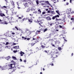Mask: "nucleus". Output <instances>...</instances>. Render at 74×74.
<instances>
[{
  "label": "nucleus",
  "mask_w": 74,
  "mask_h": 74,
  "mask_svg": "<svg viewBox=\"0 0 74 74\" xmlns=\"http://www.w3.org/2000/svg\"><path fill=\"white\" fill-rule=\"evenodd\" d=\"M30 40V38H27V40Z\"/></svg>",
  "instance_id": "obj_49"
},
{
  "label": "nucleus",
  "mask_w": 74,
  "mask_h": 74,
  "mask_svg": "<svg viewBox=\"0 0 74 74\" xmlns=\"http://www.w3.org/2000/svg\"><path fill=\"white\" fill-rule=\"evenodd\" d=\"M68 17L70 18V16H68Z\"/></svg>",
  "instance_id": "obj_54"
},
{
  "label": "nucleus",
  "mask_w": 74,
  "mask_h": 74,
  "mask_svg": "<svg viewBox=\"0 0 74 74\" xmlns=\"http://www.w3.org/2000/svg\"><path fill=\"white\" fill-rule=\"evenodd\" d=\"M54 25V23H51L50 24V26H52V25Z\"/></svg>",
  "instance_id": "obj_27"
},
{
  "label": "nucleus",
  "mask_w": 74,
  "mask_h": 74,
  "mask_svg": "<svg viewBox=\"0 0 74 74\" xmlns=\"http://www.w3.org/2000/svg\"><path fill=\"white\" fill-rule=\"evenodd\" d=\"M21 18H23V16H21Z\"/></svg>",
  "instance_id": "obj_62"
},
{
  "label": "nucleus",
  "mask_w": 74,
  "mask_h": 74,
  "mask_svg": "<svg viewBox=\"0 0 74 74\" xmlns=\"http://www.w3.org/2000/svg\"><path fill=\"white\" fill-rule=\"evenodd\" d=\"M41 31H37L36 32V35H37L39 33H40Z\"/></svg>",
  "instance_id": "obj_8"
},
{
  "label": "nucleus",
  "mask_w": 74,
  "mask_h": 74,
  "mask_svg": "<svg viewBox=\"0 0 74 74\" xmlns=\"http://www.w3.org/2000/svg\"><path fill=\"white\" fill-rule=\"evenodd\" d=\"M3 8H7V7L5 6H3Z\"/></svg>",
  "instance_id": "obj_34"
},
{
  "label": "nucleus",
  "mask_w": 74,
  "mask_h": 74,
  "mask_svg": "<svg viewBox=\"0 0 74 74\" xmlns=\"http://www.w3.org/2000/svg\"><path fill=\"white\" fill-rule=\"evenodd\" d=\"M47 20H48V21H49L50 20H51V18L49 17H47L46 18Z\"/></svg>",
  "instance_id": "obj_5"
},
{
  "label": "nucleus",
  "mask_w": 74,
  "mask_h": 74,
  "mask_svg": "<svg viewBox=\"0 0 74 74\" xmlns=\"http://www.w3.org/2000/svg\"><path fill=\"white\" fill-rule=\"evenodd\" d=\"M56 54H58V52H56Z\"/></svg>",
  "instance_id": "obj_61"
},
{
  "label": "nucleus",
  "mask_w": 74,
  "mask_h": 74,
  "mask_svg": "<svg viewBox=\"0 0 74 74\" xmlns=\"http://www.w3.org/2000/svg\"><path fill=\"white\" fill-rule=\"evenodd\" d=\"M28 21L29 22H30L31 23V22H32V18H30L29 19H28Z\"/></svg>",
  "instance_id": "obj_7"
},
{
  "label": "nucleus",
  "mask_w": 74,
  "mask_h": 74,
  "mask_svg": "<svg viewBox=\"0 0 74 74\" xmlns=\"http://www.w3.org/2000/svg\"><path fill=\"white\" fill-rule=\"evenodd\" d=\"M59 27H60V28H62V26L61 25H59Z\"/></svg>",
  "instance_id": "obj_36"
},
{
  "label": "nucleus",
  "mask_w": 74,
  "mask_h": 74,
  "mask_svg": "<svg viewBox=\"0 0 74 74\" xmlns=\"http://www.w3.org/2000/svg\"><path fill=\"white\" fill-rule=\"evenodd\" d=\"M58 49L59 50V51H61L62 50V48L61 47H59L58 48Z\"/></svg>",
  "instance_id": "obj_22"
},
{
  "label": "nucleus",
  "mask_w": 74,
  "mask_h": 74,
  "mask_svg": "<svg viewBox=\"0 0 74 74\" xmlns=\"http://www.w3.org/2000/svg\"><path fill=\"white\" fill-rule=\"evenodd\" d=\"M0 68H1V69L3 70H4V69H2L3 67H1V66L0 65Z\"/></svg>",
  "instance_id": "obj_29"
},
{
  "label": "nucleus",
  "mask_w": 74,
  "mask_h": 74,
  "mask_svg": "<svg viewBox=\"0 0 74 74\" xmlns=\"http://www.w3.org/2000/svg\"><path fill=\"white\" fill-rule=\"evenodd\" d=\"M13 52L14 53H16V52H17V51L14 50V51H13Z\"/></svg>",
  "instance_id": "obj_32"
},
{
  "label": "nucleus",
  "mask_w": 74,
  "mask_h": 74,
  "mask_svg": "<svg viewBox=\"0 0 74 74\" xmlns=\"http://www.w3.org/2000/svg\"><path fill=\"white\" fill-rule=\"evenodd\" d=\"M30 11V9L28 8L27 9V10L26 11V12H29Z\"/></svg>",
  "instance_id": "obj_18"
},
{
  "label": "nucleus",
  "mask_w": 74,
  "mask_h": 74,
  "mask_svg": "<svg viewBox=\"0 0 74 74\" xmlns=\"http://www.w3.org/2000/svg\"><path fill=\"white\" fill-rule=\"evenodd\" d=\"M66 4L67 5H69V3H66Z\"/></svg>",
  "instance_id": "obj_51"
},
{
  "label": "nucleus",
  "mask_w": 74,
  "mask_h": 74,
  "mask_svg": "<svg viewBox=\"0 0 74 74\" xmlns=\"http://www.w3.org/2000/svg\"><path fill=\"white\" fill-rule=\"evenodd\" d=\"M47 30H48V29L47 28L45 29L43 31L44 33H45V32H47Z\"/></svg>",
  "instance_id": "obj_13"
},
{
  "label": "nucleus",
  "mask_w": 74,
  "mask_h": 74,
  "mask_svg": "<svg viewBox=\"0 0 74 74\" xmlns=\"http://www.w3.org/2000/svg\"><path fill=\"white\" fill-rule=\"evenodd\" d=\"M6 12L7 14L8 13V10H6Z\"/></svg>",
  "instance_id": "obj_33"
},
{
  "label": "nucleus",
  "mask_w": 74,
  "mask_h": 74,
  "mask_svg": "<svg viewBox=\"0 0 74 74\" xmlns=\"http://www.w3.org/2000/svg\"><path fill=\"white\" fill-rule=\"evenodd\" d=\"M48 9H46V11H48Z\"/></svg>",
  "instance_id": "obj_56"
},
{
  "label": "nucleus",
  "mask_w": 74,
  "mask_h": 74,
  "mask_svg": "<svg viewBox=\"0 0 74 74\" xmlns=\"http://www.w3.org/2000/svg\"><path fill=\"white\" fill-rule=\"evenodd\" d=\"M6 47H7V48H8V49H10V47H8V46H6Z\"/></svg>",
  "instance_id": "obj_37"
},
{
  "label": "nucleus",
  "mask_w": 74,
  "mask_h": 74,
  "mask_svg": "<svg viewBox=\"0 0 74 74\" xmlns=\"http://www.w3.org/2000/svg\"><path fill=\"white\" fill-rule=\"evenodd\" d=\"M12 34H13L14 35V34H15V33H14V32H13V33H12Z\"/></svg>",
  "instance_id": "obj_43"
},
{
  "label": "nucleus",
  "mask_w": 74,
  "mask_h": 74,
  "mask_svg": "<svg viewBox=\"0 0 74 74\" xmlns=\"http://www.w3.org/2000/svg\"><path fill=\"white\" fill-rule=\"evenodd\" d=\"M42 22H40V23H39L38 24H39V25H40V26H42L41 25V24H42Z\"/></svg>",
  "instance_id": "obj_30"
},
{
  "label": "nucleus",
  "mask_w": 74,
  "mask_h": 74,
  "mask_svg": "<svg viewBox=\"0 0 74 74\" xmlns=\"http://www.w3.org/2000/svg\"><path fill=\"white\" fill-rule=\"evenodd\" d=\"M31 11H35V9L32 8L31 9Z\"/></svg>",
  "instance_id": "obj_28"
},
{
  "label": "nucleus",
  "mask_w": 74,
  "mask_h": 74,
  "mask_svg": "<svg viewBox=\"0 0 74 74\" xmlns=\"http://www.w3.org/2000/svg\"><path fill=\"white\" fill-rule=\"evenodd\" d=\"M64 41H67V40H66L65 39H64Z\"/></svg>",
  "instance_id": "obj_57"
},
{
  "label": "nucleus",
  "mask_w": 74,
  "mask_h": 74,
  "mask_svg": "<svg viewBox=\"0 0 74 74\" xmlns=\"http://www.w3.org/2000/svg\"><path fill=\"white\" fill-rule=\"evenodd\" d=\"M18 18H19V19H22V18L21 17H19Z\"/></svg>",
  "instance_id": "obj_50"
},
{
  "label": "nucleus",
  "mask_w": 74,
  "mask_h": 74,
  "mask_svg": "<svg viewBox=\"0 0 74 74\" xmlns=\"http://www.w3.org/2000/svg\"><path fill=\"white\" fill-rule=\"evenodd\" d=\"M20 60L21 62H22V59L21 58L20 59Z\"/></svg>",
  "instance_id": "obj_46"
},
{
  "label": "nucleus",
  "mask_w": 74,
  "mask_h": 74,
  "mask_svg": "<svg viewBox=\"0 0 74 74\" xmlns=\"http://www.w3.org/2000/svg\"><path fill=\"white\" fill-rule=\"evenodd\" d=\"M36 49H37V50H38V51L39 50V49H38V47H36Z\"/></svg>",
  "instance_id": "obj_38"
},
{
  "label": "nucleus",
  "mask_w": 74,
  "mask_h": 74,
  "mask_svg": "<svg viewBox=\"0 0 74 74\" xmlns=\"http://www.w3.org/2000/svg\"><path fill=\"white\" fill-rule=\"evenodd\" d=\"M61 20H62V19H58L57 18H56V21H61Z\"/></svg>",
  "instance_id": "obj_11"
},
{
  "label": "nucleus",
  "mask_w": 74,
  "mask_h": 74,
  "mask_svg": "<svg viewBox=\"0 0 74 74\" xmlns=\"http://www.w3.org/2000/svg\"><path fill=\"white\" fill-rule=\"evenodd\" d=\"M4 24H5V25H7V24H8V23H7V22L4 21Z\"/></svg>",
  "instance_id": "obj_21"
},
{
  "label": "nucleus",
  "mask_w": 74,
  "mask_h": 74,
  "mask_svg": "<svg viewBox=\"0 0 74 74\" xmlns=\"http://www.w3.org/2000/svg\"><path fill=\"white\" fill-rule=\"evenodd\" d=\"M55 17L56 18H59V15H57L55 16Z\"/></svg>",
  "instance_id": "obj_19"
},
{
  "label": "nucleus",
  "mask_w": 74,
  "mask_h": 74,
  "mask_svg": "<svg viewBox=\"0 0 74 74\" xmlns=\"http://www.w3.org/2000/svg\"><path fill=\"white\" fill-rule=\"evenodd\" d=\"M8 37H11V35L10 34L8 35Z\"/></svg>",
  "instance_id": "obj_47"
},
{
  "label": "nucleus",
  "mask_w": 74,
  "mask_h": 74,
  "mask_svg": "<svg viewBox=\"0 0 74 74\" xmlns=\"http://www.w3.org/2000/svg\"><path fill=\"white\" fill-rule=\"evenodd\" d=\"M8 44H9V43H8V42H7L6 43V45H8Z\"/></svg>",
  "instance_id": "obj_39"
},
{
  "label": "nucleus",
  "mask_w": 74,
  "mask_h": 74,
  "mask_svg": "<svg viewBox=\"0 0 74 74\" xmlns=\"http://www.w3.org/2000/svg\"><path fill=\"white\" fill-rule=\"evenodd\" d=\"M25 53L24 52H23L22 51H21L20 52V55L21 56H23V55H24Z\"/></svg>",
  "instance_id": "obj_4"
},
{
  "label": "nucleus",
  "mask_w": 74,
  "mask_h": 74,
  "mask_svg": "<svg viewBox=\"0 0 74 74\" xmlns=\"http://www.w3.org/2000/svg\"><path fill=\"white\" fill-rule=\"evenodd\" d=\"M71 1H72V0H70V3H71Z\"/></svg>",
  "instance_id": "obj_48"
},
{
  "label": "nucleus",
  "mask_w": 74,
  "mask_h": 74,
  "mask_svg": "<svg viewBox=\"0 0 74 74\" xmlns=\"http://www.w3.org/2000/svg\"><path fill=\"white\" fill-rule=\"evenodd\" d=\"M48 13H50V11H47Z\"/></svg>",
  "instance_id": "obj_44"
},
{
  "label": "nucleus",
  "mask_w": 74,
  "mask_h": 74,
  "mask_svg": "<svg viewBox=\"0 0 74 74\" xmlns=\"http://www.w3.org/2000/svg\"><path fill=\"white\" fill-rule=\"evenodd\" d=\"M15 28L16 29H17V30H19V29H18V28L17 27H15Z\"/></svg>",
  "instance_id": "obj_35"
},
{
  "label": "nucleus",
  "mask_w": 74,
  "mask_h": 74,
  "mask_svg": "<svg viewBox=\"0 0 74 74\" xmlns=\"http://www.w3.org/2000/svg\"><path fill=\"white\" fill-rule=\"evenodd\" d=\"M7 65H6V64H5V65L3 66V67H4V68H6V67H7Z\"/></svg>",
  "instance_id": "obj_26"
},
{
  "label": "nucleus",
  "mask_w": 74,
  "mask_h": 74,
  "mask_svg": "<svg viewBox=\"0 0 74 74\" xmlns=\"http://www.w3.org/2000/svg\"><path fill=\"white\" fill-rule=\"evenodd\" d=\"M55 16H53V17H52V19H55Z\"/></svg>",
  "instance_id": "obj_31"
},
{
  "label": "nucleus",
  "mask_w": 74,
  "mask_h": 74,
  "mask_svg": "<svg viewBox=\"0 0 74 74\" xmlns=\"http://www.w3.org/2000/svg\"><path fill=\"white\" fill-rule=\"evenodd\" d=\"M5 59L7 60H8L10 59H11V57L10 56H8L5 58Z\"/></svg>",
  "instance_id": "obj_3"
},
{
  "label": "nucleus",
  "mask_w": 74,
  "mask_h": 74,
  "mask_svg": "<svg viewBox=\"0 0 74 74\" xmlns=\"http://www.w3.org/2000/svg\"><path fill=\"white\" fill-rule=\"evenodd\" d=\"M45 14V12H43L42 13V14Z\"/></svg>",
  "instance_id": "obj_41"
},
{
  "label": "nucleus",
  "mask_w": 74,
  "mask_h": 74,
  "mask_svg": "<svg viewBox=\"0 0 74 74\" xmlns=\"http://www.w3.org/2000/svg\"><path fill=\"white\" fill-rule=\"evenodd\" d=\"M26 62V60H24V62Z\"/></svg>",
  "instance_id": "obj_55"
},
{
  "label": "nucleus",
  "mask_w": 74,
  "mask_h": 74,
  "mask_svg": "<svg viewBox=\"0 0 74 74\" xmlns=\"http://www.w3.org/2000/svg\"><path fill=\"white\" fill-rule=\"evenodd\" d=\"M73 13H74V12L73 11L72 12V14H73Z\"/></svg>",
  "instance_id": "obj_53"
},
{
  "label": "nucleus",
  "mask_w": 74,
  "mask_h": 74,
  "mask_svg": "<svg viewBox=\"0 0 74 74\" xmlns=\"http://www.w3.org/2000/svg\"><path fill=\"white\" fill-rule=\"evenodd\" d=\"M56 12H57V13L59 15H60V14L59 13V11H56Z\"/></svg>",
  "instance_id": "obj_17"
},
{
  "label": "nucleus",
  "mask_w": 74,
  "mask_h": 74,
  "mask_svg": "<svg viewBox=\"0 0 74 74\" xmlns=\"http://www.w3.org/2000/svg\"><path fill=\"white\" fill-rule=\"evenodd\" d=\"M36 44L35 43H31L30 44L32 47V46H34V44Z\"/></svg>",
  "instance_id": "obj_23"
},
{
  "label": "nucleus",
  "mask_w": 74,
  "mask_h": 74,
  "mask_svg": "<svg viewBox=\"0 0 74 74\" xmlns=\"http://www.w3.org/2000/svg\"><path fill=\"white\" fill-rule=\"evenodd\" d=\"M14 48L15 49H18L19 48V46H15L14 47Z\"/></svg>",
  "instance_id": "obj_10"
},
{
  "label": "nucleus",
  "mask_w": 74,
  "mask_h": 74,
  "mask_svg": "<svg viewBox=\"0 0 74 74\" xmlns=\"http://www.w3.org/2000/svg\"><path fill=\"white\" fill-rule=\"evenodd\" d=\"M0 16L1 17H3V16H5V14L2 13H0Z\"/></svg>",
  "instance_id": "obj_2"
},
{
  "label": "nucleus",
  "mask_w": 74,
  "mask_h": 74,
  "mask_svg": "<svg viewBox=\"0 0 74 74\" xmlns=\"http://www.w3.org/2000/svg\"><path fill=\"white\" fill-rule=\"evenodd\" d=\"M71 20H73V23H74V17H73L72 18H71Z\"/></svg>",
  "instance_id": "obj_15"
},
{
  "label": "nucleus",
  "mask_w": 74,
  "mask_h": 74,
  "mask_svg": "<svg viewBox=\"0 0 74 74\" xmlns=\"http://www.w3.org/2000/svg\"><path fill=\"white\" fill-rule=\"evenodd\" d=\"M14 66V64H11L9 65V66L11 67V68H12L11 70V71H12V72H14V71H15L16 69V67H13V66Z\"/></svg>",
  "instance_id": "obj_1"
},
{
  "label": "nucleus",
  "mask_w": 74,
  "mask_h": 74,
  "mask_svg": "<svg viewBox=\"0 0 74 74\" xmlns=\"http://www.w3.org/2000/svg\"><path fill=\"white\" fill-rule=\"evenodd\" d=\"M18 69H20V67H18Z\"/></svg>",
  "instance_id": "obj_58"
},
{
  "label": "nucleus",
  "mask_w": 74,
  "mask_h": 74,
  "mask_svg": "<svg viewBox=\"0 0 74 74\" xmlns=\"http://www.w3.org/2000/svg\"><path fill=\"white\" fill-rule=\"evenodd\" d=\"M45 3H47L49 5H50V4H50V3H49V2H48V1H45Z\"/></svg>",
  "instance_id": "obj_16"
},
{
  "label": "nucleus",
  "mask_w": 74,
  "mask_h": 74,
  "mask_svg": "<svg viewBox=\"0 0 74 74\" xmlns=\"http://www.w3.org/2000/svg\"><path fill=\"white\" fill-rule=\"evenodd\" d=\"M22 38H23V40H26L27 39V38L24 37L23 36L22 37Z\"/></svg>",
  "instance_id": "obj_20"
},
{
  "label": "nucleus",
  "mask_w": 74,
  "mask_h": 74,
  "mask_svg": "<svg viewBox=\"0 0 74 74\" xmlns=\"http://www.w3.org/2000/svg\"><path fill=\"white\" fill-rule=\"evenodd\" d=\"M39 2V1H38V0H36V3L37 5H38V4L39 3H38Z\"/></svg>",
  "instance_id": "obj_14"
},
{
  "label": "nucleus",
  "mask_w": 74,
  "mask_h": 74,
  "mask_svg": "<svg viewBox=\"0 0 74 74\" xmlns=\"http://www.w3.org/2000/svg\"><path fill=\"white\" fill-rule=\"evenodd\" d=\"M33 40H35V38H33Z\"/></svg>",
  "instance_id": "obj_60"
},
{
  "label": "nucleus",
  "mask_w": 74,
  "mask_h": 74,
  "mask_svg": "<svg viewBox=\"0 0 74 74\" xmlns=\"http://www.w3.org/2000/svg\"><path fill=\"white\" fill-rule=\"evenodd\" d=\"M41 47L42 48H45V46L42 45L41 46Z\"/></svg>",
  "instance_id": "obj_24"
},
{
  "label": "nucleus",
  "mask_w": 74,
  "mask_h": 74,
  "mask_svg": "<svg viewBox=\"0 0 74 74\" xmlns=\"http://www.w3.org/2000/svg\"><path fill=\"white\" fill-rule=\"evenodd\" d=\"M26 19L25 18H24L22 20H21L20 22L21 23H23V21H25Z\"/></svg>",
  "instance_id": "obj_9"
},
{
  "label": "nucleus",
  "mask_w": 74,
  "mask_h": 74,
  "mask_svg": "<svg viewBox=\"0 0 74 74\" xmlns=\"http://www.w3.org/2000/svg\"><path fill=\"white\" fill-rule=\"evenodd\" d=\"M18 22V20H16V21L15 22Z\"/></svg>",
  "instance_id": "obj_63"
},
{
  "label": "nucleus",
  "mask_w": 74,
  "mask_h": 74,
  "mask_svg": "<svg viewBox=\"0 0 74 74\" xmlns=\"http://www.w3.org/2000/svg\"><path fill=\"white\" fill-rule=\"evenodd\" d=\"M52 46H53V47H55V45H52Z\"/></svg>",
  "instance_id": "obj_52"
},
{
  "label": "nucleus",
  "mask_w": 74,
  "mask_h": 74,
  "mask_svg": "<svg viewBox=\"0 0 74 74\" xmlns=\"http://www.w3.org/2000/svg\"><path fill=\"white\" fill-rule=\"evenodd\" d=\"M51 66H53V64H51Z\"/></svg>",
  "instance_id": "obj_64"
},
{
  "label": "nucleus",
  "mask_w": 74,
  "mask_h": 74,
  "mask_svg": "<svg viewBox=\"0 0 74 74\" xmlns=\"http://www.w3.org/2000/svg\"><path fill=\"white\" fill-rule=\"evenodd\" d=\"M11 3L12 4V5H13V7H15L14 4V2H13V1H12L11 2Z\"/></svg>",
  "instance_id": "obj_6"
},
{
  "label": "nucleus",
  "mask_w": 74,
  "mask_h": 74,
  "mask_svg": "<svg viewBox=\"0 0 74 74\" xmlns=\"http://www.w3.org/2000/svg\"><path fill=\"white\" fill-rule=\"evenodd\" d=\"M56 31H57V32H58V31H59V30L58 29H57L56 30Z\"/></svg>",
  "instance_id": "obj_59"
},
{
  "label": "nucleus",
  "mask_w": 74,
  "mask_h": 74,
  "mask_svg": "<svg viewBox=\"0 0 74 74\" xmlns=\"http://www.w3.org/2000/svg\"><path fill=\"white\" fill-rule=\"evenodd\" d=\"M41 4L42 5H45V4H44V3H42Z\"/></svg>",
  "instance_id": "obj_40"
},
{
  "label": "nucleus",
  "mask_w": 74,
  "mask_h": 74,
  "mask_svg": "<svg viewBox=\"0 0 74 74\" xmlns=\"http://www.w3.org/2000/svg\"><path fill=\"white\" fill-rule=\"evenodd\" d=\"M16 44L15 43H13V45H16Z\"/></svg>",
  "instance_id": "obj_45"
},
{
  "label": "nucleus",
  "mask_w": 74,
  "mask_h": 74,
  "mask_svg": "<svg viewBox=\"0 0 74 74\" xmlns=\"http://www.w3.org/2000/svg\"><path fill=\"white\" fill-rule=\"evenodd\" d=\"M12 58H13V59H14V60L16 59V57H15L13 56H12Z\"/></svg>",
  "instance_id": "obj_25"
},
{
  "label": "nucleus",
  "mask_w": 74,
  "mask_h": 74,
  "mask_svg": "<svg viewBox=\"0 0 74 74\" xmlns=\"http://www.w3.org/2000/svg\"><path fill=\"white\" fill-rule=\"evenodd\" d=\"M45 53H48V52H47V51H45Z\"/></svg>",
  "instance_id": "obj_42"
},
{
  "label": "nucleus",
  "mask_w": 74,
  "mask_h": 74,
  "mask_svg": "<svg viewBox=\"0 0 74 74\" xmlns=\"http://www.w3.org/2000/svg\"><path fill=\"white\" fill-rule=\"evenodd\" d=\"M38 13L39 14H40L41 13V10L40 9L38 10Z\"/></svg>",
  "instance_id": "obj_12"
}]
</instances>
